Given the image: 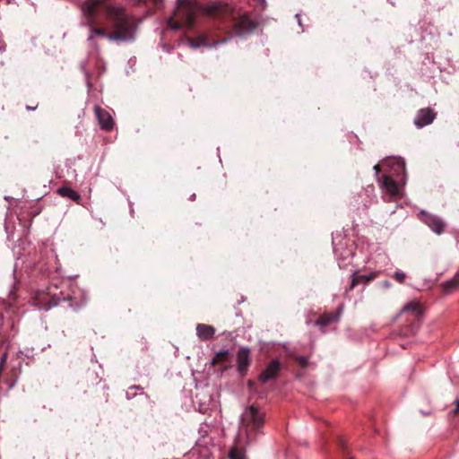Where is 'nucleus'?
Instances as JSON below:
<instances>
[{
  "mask_svg": "<svg viewBox=\"0 0 459 459\" xmlns=\"http://www.w3.org/2000/svg\"><path fill=\"white\" fill-rule=\"evenodd\" d=\"M86 24L90 28L88 40L94 36L110 41H133L135 33L134 19L121 6L111 5L106 0H85L82 4Z\"/></svg>",
  "mask_w": 459,
  "mask_h": 459,
  "instance_id": "nucleus-1",
  "label": "nucleus"
},
{
  "mask_svg": "<svg viewBox=\"0 0 459 459\" xmlns=\"http://www.w3.org/2000/svg\"><path fill=\"white\" fill-rule=\"evenodd\" d=\"M208 13L214 17L212 30L190 39V45L194 48L216 47L225 43L232 35L244 36L256 27V23L246 14L234 17L229 13L228 6L212 5L208 8Z\"/></svg>",
  "mask_w": 459,
  "mask_h": 459,
  "instance_id": "nucleus-2",
  "label": "nucleus"
},
{
  "mask_svg": "<svg viewBox=\"0 0 459 459\" xmlns=\"http://www.w3.org/2000/svg\"><path fill=\"white\" fill-rule=\"evenodd\" d=\"M198 4L194 0H178L174 16L168 21L169 26L174 30L183 26L192 28L195 25Z\"/></svg>",
  "mask_w": 459,
  "mask_h": 459,
  "instance_id": "nucleus-3",
  "label": "nucleus"
},
{
  "mask_svg": "<svg viewBox=\"0 0 459 459\" xmlns=\"http://www.w3.org/2000/svg\"><path fill=\"white\" fill-rule=\"evenodd\" d=\"M265 413L257 406H247L241 415V426L248 441L255 439L264 423Z\"/></svg>",
  "mask_w": 459,
  "mask_h": 459,
  "instance_id": "nucleus-4",
  "label": "nucleus"
},
{
  "mask_svg": "<svg viewBox=\"0 0 459 459\" xmlns=\"http://www.w3.org/2000/svg\"><path fill=\"white\" fill-rule=\"evenodd\" d=\"M281 369V362L278 359H273L268 363L265 369L259 375L258 380L263 384L270 380H274L278 377Z\"/></svg>",
  "mask_w": 459,
  "mask_h": 459,
  "instance_id": "nucleus-5",
  "label": "nucleus"
},
{
  "mask_svg": "<svg viewBox=\"0 0 459 459\" xmlns=\"http://www.w3.org/2000/svg\"><path fill=\"white\" fill-rule=\"evenodd\" d=\"M94 111L100 128L108 132L111 131L114 127V120L111 115L107 110L99 106L95 107Z\"/></svg>",
  "mask_w": 459,
  "mask_h": 459,
  "instance_id": "nucleus-6",
  "label": "nucleus"
},
{
  "mask_svg": "<svg viewBox=\"0 0 459 459\" xmlns=\"http://www.w3.org/2000/svg\"><path fill=\"white\" fill-rule=\"evenodd\" d=\"M436 118V113L429 108H420L416 117L414 118V125L418 128H422L425 126L431 124Z\"/></svg>",
  "mask_w": 459,
  "mask_h": 459,
  "instance_id": "nucleus-7",
  "label": "nucleus"
},
{
  "mask_svg": "<svg viewBox=\"0 0 459 459\" xmlns=\"http://www.w3.org/2000/svg\"><path fill=\"white\" fill-rule=\"evenodd\" d=\"M421 221L437 234L444 231L445 223L437 216L427 212H421Z\"/></svg>",
  "mask_w": 459,
  "mask_h": 459,
  "instance_id": "nucleus-8",
  "label": "nucleus"
},
{
  "mask_svg": "<svg viewBox=\"0 0 459 459\" xmlns=\"http://www.w3.org/2000/svg\"><path fill=\"white\" fill-rule=\"evenodd\" d=\"M238 371L241 376H245L249 366V350L240 348L237 354Z\"/></svg>",
  "mask_w": 459,
  "mask_h": 459,
  "instance_id": "nucleus-9",
  "label": "nucleus"
},
{
  "mask_svg": "<svg viewBox=\"0 0 459 459\" xmlns=\"http://www.w3.org/2000/svg\"><path fill=\"white\" fill-rule=\"evenodd\" d=\"M381 184V187L384 188L390 195L395 196L399 194V186L396 181L389 175H383L378 179Z\"/></svg>",
  "mask_w": 459,
  "mask_h": 459,
  "instance_id": "nucleus-10",
  "label": "nucleus"
},
{
  "mask_svg": "<svg viewBox=\"0 0 459 459\" xmlns=\"http://www.w3.org/2000/svg\"><path fill=\"white\" fill-rule=\"evenodd\" d=\"M379 272H373L367 275H360L358 273H355L352 276L351 283L348 289V290H352L357 285L363 283L368 284V282L374 281L378 277Z\"/></svg>",
  "mask_w": 459,
  "mask_h": 459,
  "instance_id": "nucleus-11",
  "label": "nucleus"
},
{
  "mask_svg": "<svg viewBox=\"0 0 459 459\" xmlns=\"http://www.w3.org/2000/svg\"><path fill=\"white\" fill-rule=\"evenodd\" d=\"M196 333L200 340L209 341L213 339L215 334V328L209 325L198 324L196 325Z\"/></svg>",
  "mask_w": 459,
  "mask_h": 459,
  "instance_id": "nucleus-12",
  "label": "nucleus"
},
{
  "mask_svg": "<svg viewBox=\"0 0 459 459\" xmlns=\"http://www.w3.org/2000/svg\"><path fill=\"white\" fill-rule=\"evenodd\" d=\"M56 193L59 195H61L62 197H67V198L73 200L74 202H75L77 204H81V201H82L81 195L69 186L59 187L56 190Z\"/></svg>",
  "mask_w": 459,
  "mask_h": 459,
  "instance_id": "nucleus-13",
  "label": "nucleus"
},
{
  "mask_svg": "<svg viewBox=\"0 0 459 459\" xmlns=\"http://www.w3.org/2000/svg\"><path fill=\"white\" fill-rule=\"evenodd\" d=\"M401 313H411L414 320H419L422 316V308L420 303L411 301L403 307Z\"/></svg>",
  "mask_w": 459,
  "mask_h": 459,
  "instance_id": "nucleus-14",
  "label": "nucleus"
},
{
  "mask_svg": "<svg viewBox=\"0 0 459 459\" xmlns=\"http://www.w3.org/2000/svg\"><path fill=\"white\" fill-rule=\"evenodd\" d=\"M338 316L333 313H325L319 316L316 325L322 327L329 325L333 322L337 321Z\"/></svg>",
  "mask_w": 459,
  "mask_h": 459,
  "instance_id": "nucleus-15",
  "label": "nucleus"
},
{
  "mask_svg": "<svg viewBox=\"0 0 459 459\" xmlns=\"http://www.w3.org/2000/svg\"><path fill=\"white\" fill-rule=\"evenodd\" d=\"M445 293H451L454 290L459 287V273H457L453 279L445 281L442 284Z\"/></svg>",
  "mask_w": 459,
  "mask_h": 459,
  "instance_id": "nucleus-16",
  "label": "nucleus"
},
{
  "mask_svg": "<svg viewBox=\"0 0 459 459\" xmlns=\"http://www.w3.org/2000/svg\"><path fill=\"white\" fill-rule=\"evenodd\" d=\"M230 356L229 351H220L215 353L214 357L212 359V365L216 366L221 364L228 360Z\"/></svg>",
  "mask_w": 459,
  "mask_h": 459,
  "instance_id": "nucleus-17",
  "label": "nucleus"
},
{
  "mask_svg": "<svg viewBox=\"0 0 459 459\" xmlns=\"http://www.w3.org/2000/svg\"><path fill=\"white\" fill-rule=\"evenodd\" d=\"M229 459H246V455L244 451L235 446L230 450Z\"/></svg>",
  "mask_w": 459,
  "mask_h": 459,
  "instance_id": "nucleus-18",
  "label": "nucleus"
},
{
  "mask_svg": "<svg viewBox=\"0 0 459 459\" xmlns=\"http://www.w3.org/2000/svg\"><path fill=\"white\" fill-rule=\"evenodd\" d=\"M393 278L399 283H404L406 275L404 273L401 271H397L394 273Z\"/></svg>",
  "mask_w": 459,
  "mask_h": 459,
  "instance_id": "nucleus-19",
  "label": "nucleus"
},
{
  "mask_svg": "<svg viewBox=\"0 0 459 459\" xmlns=\"http://www.w3.org/2000/svg\"><path fill=\"white\" fill-rule=\"evenodd\" d=\"M296 362L302 368H306L308 364L307 359L303 356H298L295 358Z\"/></svg>",
  "mask_w": 459,
  "mask_h": 459,
  "instance_id": "nucleus-20",
  "label": "nucleus"
},
{
  "mask_svg": "<svg viewBox=\"0 0 459 459\" xmlns=\"http://www.w3.org/2000/svg\"><path fill=\"white\" fill-rule=\"evenodd\" d=\"M137 1H138V3H143V4H150V3H152L157 8H159L163 0H137Z\"/></svg>",
  "mask_w": 459,
  "mask_h": 459,
  "instance_id": "nucleus-21",
  "label": "nucleus"
},
{
  "mask_svg": "<svg viewBox=\"0 0 459 459\" xmlns=\"http://www.w3.org/2000/svg\"><path fill=\"white\" fill-rule=\"evenodd\" d=\"M396 166L399 169H402L403 171H405V161L403 159H399L395 162Z\"/></svg>",
  "mask_w": 459,
  "mask_h": 459,
  "instance_id": "nucleus-22",
  "label": "nucleus"
},
{
  "mask_svg": "<svg viewBox=\"0 0 459 459\" xmlns=\"http://www.w3.org/2000/svg\"><path fill=\"white\" fill-rule=\"evenodd\" d=\"M373 169L377 175H378L381 172V168H380V165H378V164L375 165Z\"/></svg>",
  "mask_w": 459,
  "mask_h": 459,
  "instance_id": "nucleus-23",
  "label": "nucleus"
},
{
  "mask_svg": "<svg viewBox=\"0 0 459 459\" xmlns=\"http://www.w3.org/2000/svg\"><path fill=\"white\" fill-rule=\"evenodd\" d=\"M456 407L455 409L453 411L454 414H457L459 412V401H456Z\"/></svg>",
  "mask_w": 459,
  "mask_h": 459,
  "instance_id": "nucleus-24",
  "label": "nucleus"
},
{
  "mask_svg": "<svg viewBox=\"0 0 459 459\" xmlns=\"http://www.w3.org/2000/svg\"><path fill=\"white\" fill-rule=\"evenodd\" d=\"M338 445L342 449H345V444L343 440L340 439Z\"/></svg>",
  "mask_w": 459,
  "mask_h": 459,
  "instance_id": "nucleus-25",
  "label": "nucleus"
},
{
  "mask_svg": "<svg viewBox=\"0 0 459 459\" xmlns=\"http://www.w3.org/2000/svg\"><path fill=\"white\" fill-rule=\"evenodd\" d=\"M4 341V337L0 333V348L3 346Z\"/></svg>",
  "mask_w": 459,
  "mask_h": 459,
  "instance_id": "nucleus-26",
  "label": "nucleus"
},
{
  "mask_svg": "<svg viewBox=\"0 0 459 459\" xmlns=\"http://www.w3.org/2000/svg\"><path fill=\"white\" fill-rule=\"evenodd\" d=\"M30 142L33 144H37V143H39V141L38 137H35V138L31 139Z\"/></svg>",
  "mask_w": 459,
  "mask_h": 459,
  "instance_id": "nucleus-27",
  "label": "nucleus"
},
{
  "mask_svg": "<svg viewBox=\"0 0 459 459\" xmlns=\"http://www.w3.org/2000/svg\"><path fill=\"white\" fill-rule=\"evenodd\" d=\"M36 108H37V106H35V107H32V106H27V107H26V108H27L28 110H34Z\"/></svg>",
  "mask_w": 459,
  "mask_h": 459,
  "instance_id": "nucleus-28",
  "label": "nucleus"
},
{
  "mask_svg": "<svg viewBox=\"0 0 459 459\" xmlns=\"http://www.w3.org/2000/svg\"><path fill=\"white\" fill-rule=\"evenodd\" d=\"M383 284H384V286H385V288H388V287H390V286H391V284H390V282H389V281H385Z\"/></svg>",
  "mask_w": 459,
  "mask_h": 459,
  "instance_id": "nucleus-29",
  "label": "nucleus"
},
{
  "mask_svg": "<svg viewBox=\"0 0 459 459\" xmlns=\"http://www.w3.org/2000/svg\"><path fill=\"white\" fill-rule=\"evenodd\" d=\"M346 459H353V458H351V457H347Z\"/></svg>",
  "mask_w": 459,
  "mask_h": 459,
  "instance_id": "nucleus-30",
  "label": "nucleus"
}]
</instances>
